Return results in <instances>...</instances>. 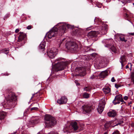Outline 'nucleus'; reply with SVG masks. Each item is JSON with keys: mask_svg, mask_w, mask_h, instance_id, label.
<instances>
[{"mask_svg": "<svg viewBox=\"0 0 134 134\" xmlns=\"http://www.w3.org/2000/svg\"><path fill=\"white\" fill-rule=\"evenodd\" d=\"M7 100V102L4 104V107L7 108L8 109H12L17 104V96L14 93L11 91H9Z\"/></svg>", "mask_w": 134, "mask_h": 134, "instance_id": "f257e3e1", "label": "nucleus"}, {"mask_svg": "<svg viewBox=\"0 0 134 134\" xmlns=\"http://www.w3.org/2000/svg\"><path fill=\"white\" fill-rule=\"evenodd\" d=\"M45 127L51 128L56 123L55 119L51 115L46 114L44 116Z\"/></svg>", "mask_w": 134, "mask_h": 134, "instance_id": "f03ea898", "label": "nucleus"}, {"mask_svg": "<svg viewBox=\"0 0 134 134\" xmlns=\"http://www.w3.org/2000/svg\"><path fill=\"white\" fill-rule=\"evenodd\" d=\"M59 24H58L55 26H57V27L54 26L47 34L46 35L47 36L48 38H51L53 37L56 36L58 31L59 35L62 36L61 33L59 31V29H58L57 28L58 26H59Z\"/></svg>", "mask_w": 134, "mask_h": 134, "instance_id": "7ed1b4c3", "label": "nucleus"}, {"mask_svg": "<svg viewBox=\"0 0 134 134\" xmlns=\"http://www.w3.org/2000/svg\"><path fill=\"white\" fill-rule=\"evenodd\" d=\"M65 46L68 50L72 52H74L78 50V45L74 42H69L66 43Z\"/></svg>", "mask_w": 134, "mask_h": 134, "instance_id": "20e7f679", "label": "nucleus"}, {"mask_svg": "<svg viewBox=\"0 0 134 134\" xmlns=\"http://www.w3.org/2000/svg\"><path fill=\"white\" fill-rule=\"evenodd\" d=\"M66 65V63L62 61L58 62L55 66V70L58 72L63 70Z\"/></svg>", "mask_w": 134, "mask_h": 134, "instance_id": "39448f33", "label": "nucleus"}, {"mask_svg": "<svg viewBox=\"0 0 134 134\" xmlns=\"http://www.w3.org/2000/svg\"><path fill=\"white\" fill-rule=\"evenodd\" d=\"M94 104L91 105L88 104V105H84L82 106L81 108L83 113L85 114L90 112L91 111V109H94V108L93 107H94Z\"/></svg>", "mask_w": 134, "mask_h": 134, "instance_id": "423d86ee", "label": "nucleus"}, {"mask_svg": "<svg viewBox=\"0 0 134 134\" xmlns=\"http://www.w3.org/2000/svg\"><path fill=\"white\" fill-rule=\"evenodd\" d=\"M59 26V31L61 33V35L65 33L66 31V28L68 29H71L72 28V26L69 24H68L66 25H63Z\"/></svg>", "mask_w": 134, "mask_h": 134, "instance_id": "0eeeda50", "label": "nucleus"}, {"mask_svg": "<svg viewBox=\"0 0 134 134\" xmlns=\"http://www.w3.org/2000/svg\"><path fill=\"white\" fill-rule=\"evenodd\" d=\"M19 35L18 41L19 42L22 41V45H23L26 42V35L23 32H20L19 33Z\"/></svg>", "mask_w": 134, "mask_h": 134, "instance_id": "6e6552de", "label": "nucleus"}, {"mask_svg": "<svg viewBox=\"0 0 134 134\" xmlns=\"http://www.w3.org/2000/svg\"><path fill=\"white\" fill-rule=\"evenodd\" d=\"M121 97L122 95L120 94L116 95L115 97V99L113 102L114 104H119L120 102H122V103L123 102L125 103V102Z\"/></svg>", "mask_w": 134, "mask_h": 134, "instance_id": "1a4fd4ad", "label": "nucleus"}, {"mask_svg": "<svg viewBox=\"0 0 134 134\" xmlns=\"http://www.w3.org/2000/svg\"><path fill=\"white\" fill-rule=\"evenodd\" d=\"M39 121L38 119L35 118L29 121L27 124V125L30 127L33 126V125L37 123Z\"/></svg>", "mask_w": 134, "mask_h": 134, "instance_id": "9d476101", "label": "nucleus"}, {"mask_svg": "<svg viewBox=\"0 0 134 134\" xmlns=\"http://www.w3.org/2000/svg\"><path fill=\"white\" fill-rule=\"evenodd\" d=\"M103 43H105V46L107 47H109L112 45L114 44V41L112 39H106L102 41Z\"/></svg>", "mask_w": 134, "mask_h": 134, "instance_id": "9b49d317", "label": "nucleus"}, {"mask_svg": "<svg viewBox=\"0 0 134 134\" xmlns=\"http://www.w3.org/2000/svg\"><path fill=\"white\" fill-rule=\"evenodd\" d=\"M107 30V25L105 23L103 24L101 26V35L106 34Z\"/></svg>", "mask_w": 134, "mask_h": 134, "instance_id": "f8f14e48", "label": "nucleus"}, {"mask_svg": "<svg viewBox=\"0 0 134 134\" xmlns=\"http://www.w3.org/2000/svg\"><path fill=\"white\" fill-rule=\"evenodd\" d=\"M67 99L65 96H63L61 97L60 99L57 100V103L59 104H65L66 103Z\"/></svg>", "mask_w": 134, "mask_h": 134, "instance_id": "ddd939ff", "label": "nucleus"}, {"mask_svg": "<svg viewBox=\"0 0 134 134\" xmlns=\"http://www.w3.org/2000/svg\"><path fill=\"white\" fill-rule=\"evenodd\" d=\"M107 114L109 117L114 118L116 116L117 112L114 110L111 109L108 113Z\"/></svg>", "mask_w": 134, "mask_h": 134, "instance_id": "4468645a", "label": "nucleus"}, {"mask_svg": "<svg viewBox=\"0 0 134 134\" xmlns=\"http://www.w3.org/2000/svg\"><path fill=\"white\" fill-rule=\"evenodd\" d=\"M49 57L51 58H53L56 55L57 53L55 51H53L52 49L48 50L47 52Z\"/></svg>", "mask_w": 134, "mask_h": 134, "instance_id": "2eb2a0df", "label": "nucleus"}, {"mask_svg": "<svg viewBox=\"0 0 134 134\" xmlns=\"http://www.w3.org/2000/svg\"><path fill=\"white\" fill-rule=\"evenodd\" d=\"M97 35V33L95 31H92L88 33L87 36L89 38L95 37Z\"/></svg>", "mask_w": 134, "mask_h": 134, "instance_id": "dca6fc26", "label": "nucleus"}, {"mask_svg": "<svg viewBox=\"0 0 134 134\" xmlns=\"http://www.w3.org/2000/svg\"><path fill=\"white\" fill-rule=\"evenodd\" d=\"M101 68L105 67L107 66L106 59L104 57H101Z\"/></svg>", "mask_w": 134, "mask_h": 134, "instance_id": "f3484780", "label": "nucleus"}, {"mask_svg": "<svg viewBox=\"0 0 134 134\" xmlns=\"http://www.w3.org/2000/svg\"><path fill=\"white\" fill-rule=\"evenodd\" d=\"M105 100L106 99L105 98H102L101 99V113L103 111L106 104Z\"/></svg>", "mask_w": 134, "mask_h": 134, "instance_id": "a211bd4d", "label": "nucleus"}, {"mask_svg": "<svg viewBox=\"0 0 134 134\" xmlns=\"http://www.w3.org/2000/svg\"><path fill=\"white\" fill-rule=\"evenodd\" d=\"M71 125L75 131H76L78 128L77 123L76 122H72L71 124Z\"/></svg>", "mask_w": 134, "mask_h": 134, "instance_id": "6ab92c4d", "label": "nucleus"}, {"mask_svg": "<svg viewBox=\"0 0 134 134\" xmlns=\"http://www.w3.org/2000/svg\"><path fill=\"white\" fill-rule=\"evenodd\" d=\"M108 75V72L107 70L101 71V79H104Z\"/></svg>", "mask_w": 134, "mask_h": 134, "instance_id": "aec40b11", "label": "nucleus"}, {"mask_svg": "<svg viewBox=\"0 0 134 134\" xmlns=\"http://www.w3.org/2000/svg\"><path fill=\"white\" fill-rule=\"evenodd\" d=\"M102 90L104 93L108 94L110 92V88L108 87H105L103 88Z\"/></svg>", "mask_w": 134, "mask_h": 134, "instance_id": "412c9836", "label": "nucleus"}, {"mask_svg": "<svg viewBox=\"0 0 134 134\" xmlns=\"http://www.w3.org/2000/svg\"><path fill=\"white\" fill-rule=\"evenodd\" d=\"M45 45L44 42H41L39 45L38 49L42 51H43L44 49Z\"/></svg>", "mask_w": 134, "mask_h": 134, "instance_id": "4be33fe9", "label": "nucleus"}, {"mask_svg": "<svg viewBox=\"0 0 134 134\" xmlns=\"http://www.w3.org/2000/svg\"><path fill=\"white\" fill-rule=\"evenodd\" d=\"M123 121L122 120H119L116 121H114V125L112 127H113L114 126H118V125H120L121 124L123 123Z\"/></svg>", "mask_w": 134, "mask_h": 134, "instance_id": "5701e85b", "label": "nucleus"}, {"mask_svg": "<svg viewBox=\"0 0 134 134\" xmlns=\"http://www.w3.org/2000/svg\"><path fill=\"white\" fill-rule=\"evenodd\" d=\"M5 113L4 112L0 111V120H3L5 117Z\"/></svg>", "mask_w": 134, "mask_h": 134, "instance_id": "b1692460", "label": "nucleus"}, {"mask_svg": "<svg viewBox=\"0 0 134 134\" xmlns=\"http://www.w3.org/2000/svg\"><path fill=\"white\" fill-rule=\"evenodd\" d=\"M77 70L79 71V72L81 73L83 72L84 74L82 75V76H83L86 74L85 70L83 68L81 67L78 68L77 69Z\"/></svg>", "mask_w": 134, "mask_h": 134, "instance_id": "393cba45", "label": "nucleus"}, {"mask_svg": "<svg viewBox=\"0 0 134 134\" xmlns=\"http://www.w3.org/2000/svg\"><path fill=\"white\" fill-rule=\"evenodd\" d=\"M118 37L120 39V41L122 42L124 41L126 42L127 41V40L125 39V38L123 37L121 35H119L118 36Z\"/></svg>", "mask_w": 134, "mask_h": 134, "instance_id": "a878e982", "label": "nucleus"}, {"mask_svg": "<svg viewBox=\"0 0 134 134\" xmlns=\"http://www.w3.org/2000/svg\"><path fill=\"white\" fill-rule=\"evenodd\" d=\"M108 47L109 48H110V49L112 51L114 52H116V48L114 45L113 44L111 46H110L109 47Z\"/></svg>", "mask_w": 134, "mask_h": 134, "instance_id": "bb28decb", "label": "nucleus"}, {"mask_svg": "<svg viewBox=\"0 0 134 134\" xmlns=\"http://www.w3.org/2000/svg\"><path fill=\"white\" fill-rule=\"evenodd\" d=\"M94 75L97 79H100V72H96L95 73Z\"/></svg>", "mask_w": 134, "mask_h": 134, "instance_id": "cd10ccee", "label": "nucleus"}, {"mask_svg": "<svg viewBox=\"0 0 134 134\" xmlns=\"http://www.w3.org/2000/svg\"><path fill=\"white\" fill-rule=\"evenodd\" d=\"M102 121H103L104 123H103L102 124H103L104 127H105V128H107L109 126V124L104 120H102Z\"/></svg>", "mask_w": 134, "mask_h": 134, "instance_id": "c85d7f7f", "label": "nucleus"}, {"mask_svg": "<svg viewBox=\"0 0 134 134\" xmlns=\"http://www.w3.org/2000/svg\"><path fill=\"white\" fill-rule=\"evenodd\" d=\"M92 89V87L90 86L85 87L83 88V90L86 91H90Z\"/></svg>", "mask_w": 134, "mask_h": 134, "instance_id": "c756f323", "label": "nucleus"}, {"mask_svg": "<svg viewBox=\"0 0 134 134\" xmlns=\"http://www.w3.org/2000/svg\"><path fill=\"white\" fill-rule=\"evenodd\" d=\"M126 57L125 55H123L121 56L120 59V61H122L123 62H125L126 61Z\"/></svg>", "mask_w": 134, "mask_h": 134, "instance_id": "7c9ffc66", "label": "nucleus"}, {"mask_svg": "<svg viewBox=\"0 0 134 134\" xmlns=\"http://www.w3.org/2000/svg\"><path fill=\"white\" fill-rule=\"evenodd\" d=\"M83 96L85 98H88L90 97V94L86 92L84 93L83 94Z\"/></svg>", "mask_w": 134, "mask_h": 134, "instance_id": "2f4dec72", "label": "nucleus"}, {"mask_svg": "<svg viewBox=\"0 0 134 134\" xmlns=\"http://www.w3.org/2000/svg\"><path fill=\"white\" fill-rule=\"evenodd\" d=\"M131 81L134 83V72L132 73L131 77H130Z\"/></svg>", "mask_w": 134, "mask_h": 134, "instance_id": "473e14b6", "label": "nucleus"}, {"mask_svg": "<svg viewBox=\"0 0 134 134\" xmlns=\"http://www.w3.org/2000/svg\"><path fill=\"white\" fill-rule=\"evenodd\" d=\"M38 94H37L36 93L35 94H33L32 96L31 97V99L34 98H35L34 99H35L36 98V97H37V96H38Z\"/></svg>", "mask_w": 134, "mask_h": 134, "instance_id": "72a5a7b5", "label": "nucleus"}, {"mask_svg": "<svg viewBox=\"0 0 134 134\" xmlns=\"http://www.w3.org/2000/svg\"><path fill=\"white\" fill-rule=\"evenodd\" d=\"M97 110L99 114H100V105L99 104L97 108Z\"/></svg>", "mask_w": 134, "mask_h": 134, "instance_id": "f704fd0d", "label": "nucleus"}, {"mask_svg": "<svg viewBox=\"0 0 134 134\" xmlns=\"http://www.w3.org/2000/svg\"><path fill=\"white\" fill-rule=\"evenodd\" d=\"M38 108L37 107H35L31 108V110L32 111L33 110H38Z\"/></svg>", "mask_w": 134, "mask_h": 134, "instance_id": "c9c22d12", "label": "nucleus"}, {"mask_svg": "<svg viewBox=\"0 0 134 134\" xmlns=\"http://www.w3.org/2000/svg\"><path fill=\"white\" fill-rule=\"evenodd\" d=\"M10 15L9 14H6L4 17V20H5V18H8Z\"/></svg>", "mask_w": 134, "mask_h": 134, "instance_id": "e433bc0d", "label": "nucleus"}, {"mask_svg": "<svg viewBox=\"0 0 134 134\" xmlns=\"http://www.w3.org/2000/svg\"><path fill=\"white\" fill-rule=\"evenodd\" d=\"M90 78L91 79H97V78L96 76H95V75H93L92 76H91Z\"/></svg>", "mask_w": 134, "mask_h": 134, "instance_id": "4c0bfd02", "label": "nucleus"}, {"mask_svg": "<svg viewBox=\"0 0 134 134\" xmlns=\"http://www.w3.org/2000/svg\"><path fill=\"white\" fill-rule=\"evenodd\" d=\"M120 63H121V69H122L123 67L124 66L125 64L124 63V62H122V61H120Z\"/></svg>", "mask_w": 134, "mask_h": 134, "instance_id": "58836bf2", "label": "nucleus"}, {"mask_svg": "<svg viewBox=\"0 0 134 134\" xmlns=\"http://www.w3.org/2000/svg\"><path fill=\"white\" fill-rule=\"evenodd\" d=\"M112 134H120V133L118 131L116 130V131H114Z\"/></svg>", "mask_w": 134, "mask_h": 134, "instance_id": "ea45409f", "label": "nucleus"}, {"mask_svg": "<svg viewBox=\"0 0 134 134\" xmlns=\"http://www.w3.org/2000/svg\"><path fill=\"white\" fill-rule=\"evenodd\" d=\"M65 40V38H63L62 40V41H61L60 42V44H59V47H60V46H61V45L62 44V42H63Z\"/></svg>", "mask_w": 134, "mask_h": 134, "instance_id": "a19ab883", "label": "nucleus"}, {"mask_svg": "<svg viewBox=\"0 0 134 134\" xmlns=\"http://www.w3.org/2000/svg\"><path fill=\"white\" fill-rule=\"evenodd\" d=\"M33 27L31 25H29L27 27V29L28 30L31 29Z\"/></svg>", "mask_w": 134, "mask_h": 134, "instance_id": "79ce46f5", "label": "nucleus"}, {"mask_svg": "<svg viewBox=\"0 0 134 134\" xmlns=\"http://www.w3.org/2000/svg\"><path fill=\"white\" fill-rule=\"evenodd\" d=\"M48 134H58L57 132H51L49 133Z\"/></svg>", "mask_w": 134, "mask_h": 134, "instance_id": "37998d69", "label": "nucleus"}, {"mask_svg": "<svg viewBox=\"0 0 134 134\" xmlns=\"http://www.w3.org/2000/svg\"><path fill=\"white\" fill-rule=\"evenodd\" d=\"M115 87L117 88H118L119 87H120L119 85H118L116 83H115Z\"/></svg>", "mask_w": 134, "mask_h": 134, "instance_id": "c03bdc74", "label": "nucleus"}, {"mask_svg": "<svg viewBox=\"0 0 134 134\" xmlns=\"http://www.w3.org/2000/svg\"><path fill=\"white\" fill-rule=\"evenodd\" d=\"M115 79L114 77H112L111 79V82H114L115 81Z\"/></svg>", "mask_w": 134, "mask_h": 134, "instance_id": "a18cd8bd", "label": "nucleus"}, {"mask_svg": "<svg viewBox=\"0 0 134 134\" xmlns=\"http://www.w3.org/2000/svg\"><path fill=\"white\" fill-rule=\"evenodd\" d=\"M128 64L130 65V71H131L132 69L131 68H132V64L131 63H128Z\"/></svg>", "mask_w": 134, "mask_h": 134, "instance_id": "49530a36", "label": "nucleus"}, {"mask_svg": "<svg viewBox=\"0 0 134 134\" xmlns=\"http://www.w3.org/2000/svg\"><path fill=\"white\" fill-rule=\"evenodd\" d=\"M95 66L96 67V66L97 68H100V65L99 64L96 65Z\"/></svg>", "mask_w": 134, "mask_h": 134, "instance_id": "de8ad7c7", "label": "nucleus"}, {"mask_svg": "<svg viewBox=\"0 0 134 134\" xmlns=\"http://www.w3.org/2000/svg\"><path fill=\"white\" fill-rule=\"evenodd\" d=\"M128 97H127V96H125L124 97V99L125 100H126L128 99Z\"/></svg>", "mask_w": 134, "mask_h": 134, "instance_id": "09e8293b", "label": "nucleus"}, {"mask_svg": "<svg viewBox=\"0 0 134 134\" xmlns=\"http://www.w3.org/2000/svg\"><path fill=\"white\" fill-rule=\"evenodd\" d=\"M19 29H16L15 30V32L16 33H18L19 31Z\"/></svg>", "mask_w": 134, "mask_h": 134, "instance_id": "8fccbe9b", "label": "nucleus"}, {"mask_svg": "<svg viewBox=\"0 0 134 134\" xmlns=\"http://www.w3.org/2000/svg\"><path fill=\"white\" fill-rule=\"evenodd\" d=\"M129 34L130 35H132V36H134V32H133V33H129Z\"/></svg>", "mask_w": 134, "mask_h": 134, "instance_id": "3c124183", "label": "nucleus"}, {"mask_svg": "<svg viewBox=\"0 0 134 134\" xmlns=\"http://www.w3.org/2000/svg\"><path fill=\"white\" fill-rule=\"evenodd\" d=\"M96 54L95 53H93L92 54V56L93 57H94L95 56Z\"/></svg>", "mask_w": 134, "mask_h": 134, "instance_id": "603ef678", "label": "nucleus"}, {"mask_svg": "<svg viewBox=\"0 0 134 134\" xmlns=\"http://www.w3.org/2000/svg\"><path fill=\"white\" fill-rule=\"evenodd\" d=\"M124 16L126 17H127L128 16V15H127V14H124Z\"/></svg>", "mask_w": 134, "mask_h": 134, "instance_id": "864d4df0", "label": "nucleus"}, {"mask_svg": "<svg viewBox=\"0 0 134 134\" xmlns=\"http://www.w3.org/2000/svg\"><path fill=\"white\" fill-rule=\"evenodd\" d=\"M131 2L130 0H127L126 1V3H130Z\"/></svg>", "mask_w": 134, "mask_h": 134, "instance_id": "5fc2aeb1", "label": "nucleus"}, {"mask_svg": "<svg viewBox=\"0 0 134 134\" xmlns=\"http://www.w3.org/2000/svg\"><path fill=\"white\" fill-rule=\"evenodd\" d=\"M5 52H6V53L7 54L8 53V51L7 49H6L5 50Z\"/></svg>", "mask_w": 134, "mask_h": 134, "instance_id": "6e6d98bb", "label": "nucleus"}, {"mask_svg": "<svg viewBox=\"0 0 134 134\" xmlns=\"http://www.w3.org/2000/svg\"><path fill=\"white\" fill-rule=\"evenodd\" d=\"M76 85L77 86H79V85H80V83H79L77 82H76Z\"/></svg>", "mask_w": 134, "mask_h": 134, "instance_id": "4d7b16f0", "label": "nucleus"}, {"mask_svg": "<svg viewBox=\"0 0 134 134\" xmlns=\"http://www.w3.org/2000/svg\"><path fill=\"white\" fill-rule=\"evenodd\" d=\"M129 65H127L126 66V68H125L126 69H127V68H129Z\"/></svg>", "mask_w": 134, "mask_h": 134, "instance_id": "13d9d810", "label": "nucleus"}, {"mask_svg": "<svg viewBox=\"0 0 134 134\" xmlns=\"http://www.w3.org/2000/svg\"><path fill=\"white\" fill-rule=\"evenodd\" d=\"M103 134H108V131H106V132H105Z\"/></svg>", "mask_w": 134, "mask_h": 134, "instance_id": "bf43d9fd", "label": "nucleus"}, {"mask_svg": "<svg viewBox=\"0 0 134 134\" xmlns=\"http://www.w3.org/2000/svg\"><path fill=\"white\" fill-rule=\"evenodd\" d=\"M5 75L6 76H8L9 75V74H8V73H5Z\"/></svg>", "mask_w": 134, "mask_h": 134, "instance_id": "052dcab7", "label": "nucleus"}, {"mask_svg": "<svg viewBox=\"0 0 134 134\" xmlns=\"http://www.w3.org/2000/svg\"><path fill=\"white\" fill-rule=\"evenodd\" d=\"M130 93H132V95L133 94V93H132V92L131 91H130Z\"/></svg>", "mask_w": 134, "mask_h": 134, "instance_id": "680f3d73", "label": "nucleus"}, {"mask_svg": "<svg viewBox=\"0 0 134 134\" xmlns=\"http://www.w3.org/2000/svg\"><path fill=\"white\" fill-rule=\"evenodd\" d=\"M90 27H89V28H87V30H89L90 29H89V28H90Z\"/></svg>", "mask_w": 134, "mask_h": 134, "instance_id": "e2e57ef3", "label": "nucleus"}, {"mask_svg": "<svg viewBox=\"0 0 134 134\" xmlns=\"http://www.w3.org/2000/svg\"><path fill=\"white\" fill-rule=\"evenodd\" d=\"M21 134H29L27 133H25L24 132V133H21Z\"/></svg>", "mask_w": 134, "mask_h": 134, "instance_id": "0e129e2a", "label": "nucleus"}, {"mask_svg": "<svg viewBox=\"0 0 134 134\" xmlns=\"http://www.w3.org/2000/svg\"><path fill=\"white\" fill-rule=\"evenodd\" d=\"M79 31L78 30H75V31H76V32H78V31Z\"/></svg>", "mask_w": 134, "mask_h": 134, "instance_id": "69168bd1", "label": "nucleus"}, {"mask_svg": "<svg viewBox=\"0 0 134 134\" xmlns=\"http://www.w3.org/2000/svg\"><path fill=\"white\" fill-rule=\"evenodd\" d=\"M26 111H24V114H25L26 113Z\"/></svg>", "mask_w": 134, "mask_h": 134, "instance_id": "338daca9", "label": "nucleus"}, {"mask_svg": "<svg viewBox=\"0 0 134 134\" xmlns=\"http://www.w3.org/2000/svg\"><path fill=\"white\" fill-rule=\"evenodd\" d=\"M37 134H40V132H38Z\"/></svg>", "mask_w": 134, "mask_h": 134, "instance_id": "774afa93", "label": "nucleus"}]
</instances>
